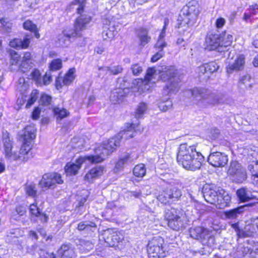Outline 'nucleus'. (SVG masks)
<instances>
[{
    "label": "nucleus",
    "instance_id": "obj_1",
    "mask_svg": "<svg viewBox=\"0 0 258 258\" xmlns=\"http://www.w3.org/2000/svg\"><path fill=\"white\" fill-rule=\"evenodd\" d=\"M187 93L194 97L197 104L201 107L224 103L222 94L213 93L205 88H195L188 90Z\"/></svg>",
    "mask_w": 258,
    "mask_h": 258
},
{
    "label": "nucleus",
    "instance_id": "obj_2",
    "mask_svg": "<svg viewBox=\"0 0 258 258\" xmlns=\"http://www.w3.org/2000/svg\"><path fill=\"white\" fill-rule=\"evenodd\" d=\"M161 79L166 82V84L163 88V95L169 97L176 94L180 87V79L178 76L177 70L174 67H166L161 72Z\"/></svg>",
    "mask_w": 258,
    "mask_h": 258
},
{
    "label": "nucleus",
    "instance_id": "obj_3",
    "mask_svg": "<svg viewBox=\"0 0 258 258\" xmlns=\"http://www.w3.org/2000/svg\"><path fill=\"white\" fill-rule=\"evenodd\" d=\"M91 21L90 16L87 15H81L76 20L74 29L69 31H64L59 35L58 42L59 46L65 47L70 44L71 38L80 37L82 35V31L85 30L86 26Z\"/></svg>",
    "mask_w": 258,
    "mask_h": 258
},
{
    "label": "nucleus",
    "instance_id": "obj_4",
    "mask_svg": "<svg viewBox=\"0 0 258 258\" xmlns=\"http://www.w3.org/2000/svg\"><path fill=\"white\" fill-rule=\"evenodd\" d=\"M120 143V137L117 135L104 141L95 150V155L89 156L88 159L92 163H100L106 157L111 154L119 147Z\"/></svg>",
    "mask_w": 258,
    "mask_h": 258
},
{
    "label": "nucleus",
    "instance_id": "obj_5",
    "mask_svg": "<svg viewBox=\"0 0 258 258\" xmlns=\"http://www.w3.org/2000/svg\"><path fill=\"white\" fill-rule=\"evenodd\" d=\"M36 129L34 125H27L21 132L20 136L22 140V145L17 160L25 162L29 159V152L31 149V144L36 138Z\"/></svg>",
    "mask_w": 258,
    "mask_h": 258
},
{
    "label": "nucleus",
    "instance_id": "obj_6",
    "mask_svg": "<svg viewBox=\"0 0 258 258\" xmlns=\"http://www.w3.org/2000/svg\"><path fill=\"white\" fill-rule=\"evenodd\" d=\"M189 232L191 237L201 240L202 244L206 246L204 247V249H206L205 254L210 252L212 249L211 247L214 244V237L211 232L200 226L191 228Z\"/></svg>",
    "mask_w": 258,
    "mask_h": 258
},
{
    "label": "nucleus",
    "instance_id": "obj_7",
    "mask_svg": "<svg viewBox=\"0 0 258 258\" xmlns=\"http://www.w3.org/2000/svg\"><path fill=\"white\" fill-rule=\"evenodd\" d=\"M200 13V6L196 1L189 2L182 10V19L180 24L181 27L187 25L188 27L192 26L197 21Z\"/></svg>",
    "mask_w": 258,
    "mask_h": 258
},
{
    "label": "nucleus",
    "instance_id": "obj_8",
    "mask_svg": "<svg viewBox=\"0 0 258 258\" xmlns=\"http://www.w3.org/2000/svg\"><path fill=\"white\" fill-rule=\"evenodd\" d=\"M164 240L160 237H154L149 241L147 252L150 258H163L165 257L168 251L163 246Z\"/></svg>",
    "mask_w": 258,
    "mask_h": 258
},
{
    "label": "nucleus",
    "instance_id": "obj_9",
    "mask_svg": "<svg viewBox=\"0 0 258 258\" xmlns=\"http://www.w3.org/2000/svg\"><path fill=\"white\" fill-rule=\"evenodd\" d=\"M165 218L168 221V226L173 230H179L184 227V222L178 214L177 211L174 208L166 209Z\"/></svg>",
    "mask_w": 258,
    "mask_h": 258
},
{
    "label": "nucleus",
    "instance_id": "obj_10",
    "mask_svg": "<svg viewBox=\"0 0 258 258\" xmlns=\"http://www.w3.org/2000/svg\"><path fill=\"white\" fill-rule=\"evenodd\" d=\"M228 174L232 177L233 180L237 183L244 181L247 177L245 169L237 161H232L230 163Z\"/></svg>",
    "mask_w": 258,
    "mask_h": 258
},
{
    "label": "nucleus",
    "instance_id": "obj_11",
    "mask_svg": "<svg viewBox=\"0 0 258 258\" xmlns=\"http://www.w3.org/2000/svg\"><path fill=\"white\" fill-rule=\"evenodd\" d=\"M221 190L222 189L214 184H206L203 186L202 192L205 200L213 205Z\"/></svg>",
    "mask_w": 258,
    "mask_h": 258
},
{
    "label": "nucleus",
    "instance_id": "obj_12",
    "mask_svg": "<svg viewBox=\"0 0 258 258\" xmlns=\"http://www.w3.org/2000/svg\"><path fill=\"white\" fill-rule=\"evenodd\" d=\"M104 239L108 246L111 247L117 246L122 242L123 236L122 234L113 229H108L104 231Z\"/></svg>",
    "mask_w": 258,
    "mask_h": 258
},
{
    "label": "nucleus",
    "instance_id": "obj_13",
    "mask_svg": "<svg viewBox=\"0 0 258 258\" xmlns=\"http://www.w3.org/2000/svg\"><path fill=\"white\" fill-rule=\"evenodd\" d=\"M185 159L187 161H184V162L180 161L178 163L186 170L195 171L199 169L201 167L204 161V157L201 154L196 156H190V157H187Z\"/></svg>",
    "mask_w": 258,
    "mask_h": 258
},
{
    "label": "nucleus",
    "instance_id": "obj_14",
    "mask_svg": "<svg viewBox=\"0 0 258 258\" xmlns=\"http://www.w3.org/2000/svg\"><path fill=\"white\" fill-rule=\"evenodd\" d=\"M201 153L196 151V148L193 146H189L187 144H181L178 148V152L177 155V161L185 162L187 161L185 159L190 157V156H196Z\"/></svg>",
    "mask_w": 258,
    "mask_h": 258
},
{
    "label": "nucleus",
    "instance_id": "obj_15",
    "mask_svg": "<svg viewBox=\"0 0 258 258\" xmlns=\"http://www.w3.org/2000/svg\"><path fill=\"white\" fill-rule=\"evenodd\" d=\"M170 187L166 189L168 196L173 203L179 201L182 196L181 189L183 187L182 183L174 180L170 182Z\"/></svg>",
    "mask_w": 258,
    "mask_h": 258
},
{
    "label": "nucleus",
    "instance_id": "obj_16",
    "mask_svg": "<svg viewBox=\"0 0 258 258\" xmlns=\"http://www.w3.org/2000/svg\"><path fill=\"white\" fill-rule=\"evenodd\" d=\"M228 157L224 153L216 152L208 157V162L214 167H224L228 162Z\"/></svg>",
    "mask_w": 258,
    "mask_h": 258
},
{
    "label": "nucleus",
    "instance_id": "obj_17",
    "mask_svg": "<svg viewBox=\"0 0 258 258\" xmlns=\"http://www.w3.org/2000/svg\"><path fill=\"white\" fill-rule=\"evenodd\" d=\"M206 48L209 50H213L221 47V38L218 34H208L206 38Z\"/></svg>",
    "mask_w": 258,
    "mask_h": 258
},
{
    "label": "nucleus",
    "instance_id": "obj_18",
    "mask_svg": "<svg viewBox=\"0 0 258 258\" xmlns=\"http://www.w3.org/2000/svg\"><path fill=\"white\" fill-rule=\"evenodd\" d=\"M89 156L79 158L76 163H68L64 167L65 171L67 175H72L77 174L78 170L80 169L82 164L86 160L90 161L88 159Z\"/></svg>",
    "mask_w": 258,
    "mask_h": 258
},
{
    "label": "nucleus",
    "instance_id": "obj_19",
    "mask_svg": "<svg viewBox=\"0 0 258 258\" xmlns=\"http://www.w3.org/2000/svg\"><path fill=\"white\" fill-rule=\"evenodd\" d=\"M231 202L230 196L223 189L220 191L218 196L216 199L214 205L218 209H224L229 206Z\"/></svg>",
    "mask_w": 258,
    "mask_h": 258
},
{
    "label": "nucleus",
    "instance_id": "obj_20",
    "mask_svg": "<svg viewBox=\"0 0 258 258\" xmlns=\"http://www.w3.org/2000/svg\"><path fill=\"white\" fill-rule=\"evenodd\" d=\"M57 252L61 258H75L76 256L75 247L71 244L62 245Z\"/></svg>",
    "mask_w": 258,
    "mask_h": 258
},
{
    "label": "nucleus",
    "instance_id": "obj_21",
    "mask_svg": "<svg viewBox=\"0 0 258 258\" xmlns=\"http://www.w3.org/2000/svg\"><path fill=\"white\" fill-rule=\"evenodd\" d=\"M3 141L6 158L10 160H16V157L15 155L13 156L12 153V144L7 133H3Z\"/></svg>",
    "mask_w": 258,
    "mask_h": 258
},
{
    "label": "nucleus",
    "instance_id": "obj_22",
    "mask_svg": "<svg viewBox=\"0 0 258 258\" xmlns=\"http://www.w3.org/2000/svg\"><path fill=\"white\" fill-rule=\"evenodd\" d=\"M128 89L126 88H116L111 92L110 96V101L114 103H119L123 101L124 97L125 96L126 91Z\"/></svg>",
    "mask_w": 258,
    "mask_h": 258
},
{
    "label": "nucleus",
    "instance_id": "obj_23",
    "mask_svg": "<svg viewBox=\"0 0 258 258\" xmlns=\"http://www.w3.org/2000/svg\"><path fill=\"white\" fill-rule=\"evenodd\" d=\"M245 58L243 55H239L232 63H229L227 67V72L231 74L233 71H239L243 69L245 63Z\"/></svg>",
    "mask_w": 258,
    "mask_h": 258
},
{
    "label": "nucleus",
    "instance_id": "obj_24",
    "mask_svg": "<svg viewBox=\"0 0 258 258\" xmlns=\"http://www.w3.org/2000/svg\"><path fill=\"white\" fill-rule=\"evenodd\" d=\"M138 127V124L133 123L127 124L126 129L120 132L117 136L120 137V140L121 138H124L125 139L132 138L135 136L137 131L139 130Z\"/></svg>",
    "mask_w": 258,
    "mask_h": 258
},
{
    "label": "nucleus",
    "instance_id": "obj_25",
    "mask_svg": "<svg viewBox=\"0 0 258 258\" xmlns=\"http://www.w3.org/2000/svg\"><path fill=\"white\" fill-rule=\"evenodd\" d=\"M103 31L102 36L104 39L110 38L113 37L114 32L115 31V24L113 22L105 20L104 22Z\"/></svg>",
    "mask_w": 258,
    "mask_h": 258
},
{
    "label": "nucleus",
    "instance_id": "obj_26",
    "mask_svg": "<svg viewBox=\"0 0 258 258\" xmlns=\"http://www.w3.org/2000/svg\"><path fill=\"white\" fill-rule=\"evenodd\" d=\"M156 70L154 68H149L146 73L143 84H144V90H149L151 87V85L155 83L154 75Z\"/></svg>",
    "mask_w": 258,
    "mask_h": 258
},
{
    "label": "nucleus",
    "instance_id": "obj_27",
    "mask_svg": "<svg viewBox=\"0 0 258 258\" xmlns=\"http://www.w3.org/2000/svg\"><path fill=\"white\" fill-rule=\"evenodd\" d=\"M256 218L251 220V223L246 225L242 231L241 237H253L258 235L256 226L254 224Z\"/></svg>",
    "mask_w": 258,
    "mask_h": 258
},
{
    "label": "nucleus",
    "instance_id": "obj_28",
    "mask_svg": "<svg viewBox=\"0 0 258 258\" xmlns=\"http://www.w3.org/2000/svg\"><path fill=\"white\" fill-rule=\"evenodd\" d=\"M238 88L240 91L244 92L246 90H250L252 87V83L249 75H245L240 78L238 82Z\"/></svg>",
    "mask_w": 258,
    "mask_h": 258
},
{
    "label": "nucleus",
    "instance_id": "obj_29",
    "mask_svg": "<svg viewBox=\"0 0 258 258\" xmlns=\"http://www.w3.org/2000/svg\"><path fill=\"white\" fill-rule=\"evenodd\" d=\"M78 229L80 231H85L87 233H90L96 230V224L92 221H83L79 223Z\"/></svg>",
    "mask_w": 258,
    "mask_h": 258
},
{
    "label": "nucleus",
    "instance_id": "obj_30",
    "mask_svg": "<svg viewBox=\"0 0 258 258\" xmlns=\"http://www.w3.org/2000/svg\"><path fill=\"white\" fill-rule=\"evenodd\" d=\"M16 40L15 39L11 40L9 43V47L7 48V52L10 57V63L12 65L16 64Z\"/></svg>",
    "mask_w": 258,
    "mask_h": 258
},
{
    "label": "nucleus",
    "instance_id": "obj_31",
    "mask_svg": "<svg viewBox=\"0 0 258 258\" xmlns=\"http://www.w3.org/2000/svg\"><path fill=\"white\" fill-rule=\"evenodd\" d=\"M236 194L241 202L248 201L253 198L251 192L245 187H242L238 189Z\"/></svg>",
    "mask_w": 258,
    "mask_h": 258
},
{
    "label": "nucleus",
    "instance_id": "obj_32",
    "mask_svg": "<svg viewBox=\"0 0 258 258\" xmlns=\"http://www.w3.org/2000/svg\"><path fill=\"white\" fill-rule=\"evenodd\" d=\"M52 177L51 176L50 173L44 174L39 182V185L40 187L45 189L48 188H54L52 181Z\"/></svg>",
    "mask_w": 258,
    "mask_h": 258
},
{
    "label": "nucleus",
    "instance_id": "obj_33",
    "mask_svg": "<svg viewBox=\"0 0 258 258\" xmlns=\"http://www.w3.org/2000/svg\"><path fill=\"white\" fill-rule=\"evenodd\" d=\"M248 169L251 174L253 183L258 187V160L253 161L252 164L248 166Z\"/></svg>",
    "mask_w": 258,
    "mask_h": 258
},
{
    "label": "nucleus",
    "instance_id": "obj_34",
    "mask_svg": "<svg viewBox=\"0 0 258 258\" xmlns=\"http://www.w3.org/2000/svg\"><path fill=\"white\" fill-rule=\"evenodd\" d=\"M29 210L32 215L40 217L42 222H47L48 217L46 214L41 213L40 210L38 208L36 205L34 204L30 205Z\"/></svg>",
    "mask_w": 258,
    "mask_h": 258
},
{
    "label": "nucleus",
    "instance_id": "obj_35",
    "mask_svg": "<svg viewBox=\"0 0 258 258\" xmlns=\"http://www.w3.org/2000/svg\"><path fill=\"white\" fill-rule=\"evenodd\" d=\"M103 173V168L97 166L91 169L85 175V179L90 180L94 178L101 175Z\"/></svg>",
    "mask_w": 258,
    "mask_h": 258
},
{
    "label": "nucleus",
    "instance_id": "obj_36",
    "mask_svg": "<svg viewBox=\"0 0 258 258\" xmlns=\"http://www.w3.org/2000/svg\"><path fill=\"white\" fill-rule=\"evenodd\" d=\"M244 207L241 206L235 208L224 212L225 218L229 219H234L236 218L238 215L242 213L244 211Z\"/></svg>",
    "mask_w": 258,
    "mask_h": 258
},
{
    "label": "nucleus",
    "instance_id": "obj_37",
    "mask_svg": "<svg viewBox=\"0 0 258 258\" xmlns=\"http://www.w3.org/2000/svg\"><path fill=\"white\" fill-rule=\"evenodd\" d=\"M138 38L140 42V45L144 46L149 43L151 40V37L148 36V32L146 29H141L138 34Z\"/></svg>",
    "mask_w": 258,
    "mask_h": 258
},
{
    "label": "nucleus",
    "instance_id": "obj_38",
    "mask_svg": "<svg viewBox=\"0 0 258 258\" xmlns=\"http://www.w3.org/2000/svg\"><path fill=\"white\" fill-rule=\"evenodd\" d=\"M75 68H72L69 70L62 79L63 85H69L73 82L75 78Z\"/></svg>",
    "mask_w": 258,
    "mask_h": 258
},
{
    "label": "nucleus",
    "instance_id": "obj_39",
    "mask_svg": "<svg viewBox=\"0 0 258 258\" xmlns=\"http://www.w3.org/2000/svg\"><path fill=\"white\" fill-rule=\"evenodd\" d=\"M221 47H227L230 46L232 42L233 37L232 35L226 32L221 36Z\"/></svg>",
    "mask_w": 258,
    "mask_h": 258
},
{
    "label": "nucleus",
    "instance_id": "obj_40",
    "mask_svg": "<svg viewBox=\"0 0 258 258\" xmlns=\"http://www.w3.org/2000/svg\"><path fill=\"white\" fill-rule=\"evenodd\" d=\"M157 199L161 203L165 205L173 203L172 201H171L170 197H169L168 196V193L167 191V189L164 190L161 194H160L158 196Z\"/></svg>",
    "mask_w": 258,
    "mask_h": 258
},
{
    "label": "nucleus",
    "instance_id": "obj_41",
    "mask_svg": "<svg viewBox=\"0 0 258 258\" xmlns=\"http://www.w3.org/2000/svg\"><path fill=\"white\" fill-rule=\"evenodd\" d=\"M133 173L137 177H143L146 174L145 165L143 164L136 165L134 168Z\"/></svg>",
    "mask_w": 258,
    "mask_h": 258
},
{
    "label": "nucleus",
    "instance_id": "obj_42",
    "mask_svg": "<svg viewBox=\"0 0 258 258\" xmlns=\"http://www.w3.org/2000/svg\"><path fill=\"white\" fill-rule=\"evenodd\" d=\"M93 244L89 241L82 240L80 244L79 249L82 252L87 253L93 248Z\"/></svg>",
    "mask_w": 258,
    "mask_h": 258
},
{
    "label": "nucleus",
    "instance_id": "obj_43",
    "mask_svg": "<svg viewBox=\"0 0 258 258\" xmlns=\"http://www.w3.org/2000/svg\"><path fill=\"white\" fill-rule=\"evenodd\" d=\"M53 112L56 116L57 120H61L69 115L68 111L63 108L55 107L53 109Z\"/></svg>",
    "mask_w": 258,
    "mask_h": 258
},
{
    "label": "nucleus",
    "instance_id": "obj_44",
    "mask_svg": "<svg viewBox=\"0 0 258 258\" xmlns=\"http://www.w3.org/2000/svg\"><path fill=\"white\" fill-rule=\"evenodd\" d=\"M147 109V105L145 103H141L138 106L135 112L136 118L139 119L142 117Z\"/></svg>",
    "mask_w": 258,
    "mask_h": 258
},
{
    "label": "nucleus",
    "instance_id": "obj_45",
    "mask_svg": "<svg viewBox=\"0 0 258 258\" xmlns=\"http://www.w3.org/2000/svg\"><path fill=\"white\" fill-rule=\"evenodd\" d=\"M62 67L61 60L60 59H53L50 64L49 71L52 73L60 69Z\"/></svg>",
    "mask_w": 258,
    "mask_h": 258
},
{
    "label": "nucleus",
    "instance_id": "obj_46",
    "mask_svg": "<svg viewBox=\"0 0 258 258\" xmlns=\"http://www.w3.org/2000/svg\"><path fill=\"white\" fill-rule=\"evenodd\" d=\"M32 38L31 36L26 35L23 40L19 41V44L17 43V48L19 47L22 49L27 48L30 43V41Z\"/></svg>",
    "mask_w": 258,
    "mask_h": 258
},
{
    "label": "nucleus",
    "instance_id": "obj_47",
    "mask_svg": "<svg viewBox=\"0 0 258 258\" xmlns=\"http://www.w3.org/2000/svg\"><path fill=\"white\" fill-rule=\"evenodd\" d=\"M51 74L52 73L50 71L47 72L43 78H41L39 86H41L49 84L52 81V75Z\"/></svg>",
    "mask_w": 258,
    "mask_h": 258
},
{
    "label": "nucleus",
    "instance_id": "obj_48",
    "mask_svg": "<svg viewBox=\"0 0 258 258\" xmlns=\"http://www.w3.org/2000/svg\"><path fill=\"white\" fill-rule=\"evenodd\" d=\"M38 97V92L36 90H33L31 93L30 98L26 105V108H29L34 104Z\"/></svg>",
    "mask_w": 258,
    "mask_h": 258
},
{
    "label": "nucleus",
    "instance_id": "obj_49",
    "mask_svg": "<svg viewBox=\"0 0 258 258\" xmlns=\"http://www.w3.org/2000/svg\"><path fill=\"white\" fill-rule=\"evenodd\" d=\"M172 106L171 101L169 100V97L166 99L165 101H163L159 103V108L162 111H166Z\"/></svg>",
    "mask_w": 258,
    "mask_h": 258
},
{
    "label": "nucleus",
    "instance_id": "obj_50",
    "mask_svg": "<svg viewBox=\"0 0 258 258\" xmlns=\"http://www.w3.org/2000/svg\"><path fill=\"white\" fill-rule=\"evenodd\" d=\"M130 159V155L128 154H126L124 155V156L121 158H120L116 163L115 164V168L118 170L121 169L124 165Z\"/></svg>",
    "mask_w": 258,
    "mask_h": 258
},
{
    "label": "nucleus",
    "instance_id": "obj_51",
    "mask_svg": "<svg viewBox=\"0 0 258 258\" xmlns=\"http://www.w3.org/2000/svg\"><path fill=\"white\" fill-rule=\"evenodd\" d=\"M51 176H52V181L53 187H55L56 184H62L63 182L61 176L60 174L56 172L50 173Z\"/></svg>",
    "mask_w": 258,
    "mask_h": 258
},
{
    "label": "nucleus",
    "instance_id": "obj_52",
    "mask_svg": "<svg viewBox=\"0 0 258 258\" xmlns=\"http://www.w3.org/2000/svg\"><path fill=\"white\" fill-rule=\"evenodd\" d=\"M86 2V0H74L72 2V5L78 6V7L77 8L78 14H81L83 12Z\"/></svg>",
    "mask_w": 258,
    "mask_h": 258
},
{
    "label": "nucleus",
    "instance_id": "obj_53",
    "mask_svg": "<svg viewBox=\"0 0 258 258\" xmlns=\"http://www.w3.org/2000/svg\"><path fill=\"white\" fill-rule=\"evenodd\" d=\"M206 69L208 73H212L218 70L219 66L215 61H211L206 63Z\"/></svg>",
    "mask_w": 258,
    "mask_h": 258
},
{
    "label": "nucleus",
    "instance_id": "obj_54",
    "mask_svg": "<svg viewBox=\"0 0 258 258\" xmlns=\"http://www.w3.org/2000/svg\"><path fill=\"white\" fill-rule=\"evenodd\" d=\"M25 190L27 194L30 196L34 197L36 195L37 190L34 184H30L26 185Z\"/></svg>",
    "mask_w": 258,
    "mask_h": 258
},
{
    "label": "nucleus",
    "instance_id": "obj_55",
    "mask_svg": "<svg viewBox=\"0 0 258 258\" xmlns=\"http://www.w3.org/2000/svg\"><path fill=\"white\" fill-rule=\"evenodd\" d=\"M31 77L32 79L35 82L37 86L39 85V82H40L41 77V74L39 70H34L31 73Z\"/></svg>",
    "mask_w": 258,
    "mask_h": 258
},
{
    "label": "nucleus",
    "instance_id": "obj_56",
    "mask_svg": "<svg viewBox=\"0 0 258 258\" xmlns=\"http://www.w3.org/2000/svg\"><path fill=\"white\" fill-rule=\"evenodd\" d=\"M51 99V96L46 94H43L41 96L39 103L42 105L48 106L50 104Z\"/></svg>",
    "mask_w": 258,
    "mask_h": 258
},
{
    "label": "nucleus",
    "instance_id": "obj_57",
    "mask_svg": "<svg viewBox=\"0 0 258 258\" xmlns=\"http://www.w3.org/2000/svg\"><path fill=\"white\" fill-rule=\"evenodd\" d=\"M23 27L26 30H30L32 32L37 31V26L30 21H26L23 24Z\"/></svg>",
    "mask_w": 258,
    "mask_h": 258
},
{
    "label": "nucleus",
    "instance_id": "obj_58",
    "mask_svg": "<svg viewBox=\"0 0 258 258\" xmlns=\"http://www.w3.org/2000/svg\"><path fill=\"white\" fill-rule=\"evenodd\" d=\"M131 70L134 75L138 76L142 72L143 69L139 63H135L132 64Z\"/></svg>",
    "mask_w": 258,
    "mask_h": 258
},
{
    "label": "nucleus",
    "instance_id": "obj_59",
    "mask_svg": "<svg viewBox=\"0 0 258 258\" xmlns=\"http://www.w3.org/2000/svg\"><path fill=\"white\" fill-rule=\"evenodd\" d=\"M31 61H22V62L19 67V70L23 72H26L27 70H28L31 67Z\"/></svg>",
    "mask_w": 258,
    "mask_h": 258
},
{
    "label": "nucleus",
    "instance_id": "obj_60",
    "mask_svg": "<svg viewBox=\"0 0 258 258\" xmlns=\"http://www.w3.org/2000/svg\"><path fill=\"white\" fill-rule=\"evenodd\" d=\"M167 43L164 40L158 39L155 45V48L157 50H163V48L166 47Z\"/></svg>",
    "mask_w": 258,
    "mask_h": 258
},
{
    "label": "nucleus",
    "instance_id": "obj_61",
    "mask_svg": "<svg viewBox=\"0 0 258 258\" xmlns=\"http://www.w3.org/2000/svg\"><path fill=\"white\" fill-rule=\"evenodd\" d=\"M122 71V68L120 66L110 67V75H116Z\"/></svg>",
    "mask_w": 258,
    "mask_h": 258
},
{
    "label": "nucleus",
    "instance_id": "obj_62",
    "mask_svg": "<svg viewBox=\"0 0 258 258\" xmlns=\"http://www.w3.org/2000/svg\"><path fill=\"white\" fill-rule=\"evenodd\" d=\"M163 50H158V51L152 57L151 61L153 62L157 61L164 55Z\"/></svg>",
    "mask_w": 258,
    "mask_h": 258
},
{
    "label": "nucleus",
    "instance_id": "obj_63",
    "mask_svg": "<svg viewBox=\"0 0 258 258\" xmlns=\"http://www.w3.org/2000/svg\"><path fill=\"white\" fill-rule=\"evenodd\" d=\"M40 109H39V107H35L32 113V118L34 120L38 119L40 116Z\"/></svg>",
    "mask_w": 258,
    "mask_h": 258
},
{
    "label": "nucleus",
    "instance_id": "obj_64",
    "mask_svg": "<svg viewBox=\"0 0 258 258\" xmlns=\"http://www.w3.org/2000/svg\"><path fill=\"white\" fill-rule=\"evenodd\" d=\"M250 15H254L258 13V5L257 4L252 5L249 6Z\"/></svg>",
    "mask_w": 258,
    "mask_h": 258
}]
</instances>
